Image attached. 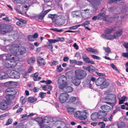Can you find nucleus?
I'll return each instance as SVG.
<instances>
[{"label": "nucleus", "instance_id": "1", "mask_svg": "<svg viewBox=\"0 0 128 128\" xmlns=\"http://www.w3.org/2000/svg\"><path fill=\"white\" fill-rule=\"evenodd\" d=\"M116 27L108 28L104 31V33L101 35L102 37L103 38L107 40H113L116 39L120 36L122 34L123 30L120 29L115 32L113 35L109 34L116 30Z\"/></svg>", "mask_w": 128, "mask_h": 128}, {"label": "nucleus", "instance_id": "2", "mask_svg": "<svg viewBox=\"0 0 128 128\" xmlns=\"http://www.w3.org/2000/svg\"><path fill=\"white\" fill-rule=\"evenodd\" d=\"M14 70H8L6 74L2 73L0 74V79H6L8 78H19L20 77V74L18 71L20 70L19 68H15Z\"/></svg>", "mask_w": 128, "mask_h": 128}, {"label": "nucleus", "instance_id": "3", "mask_svg": "<svg viewBox=\"0 0 128 128\" xmlns=\"http://www.w3.org/2000/svg\"><path fill=\"white\" fill-rule=\"evenodd\" d=\"M106 14L105 12L102 13H101L98 14L97 16H94L92 18V20H98L100 18H102L103 19L108 22H111L110 21L112 20H115L118 18V16L116 15L114 17H111L110 18L109 16L108 15L105 16Z\"/></svg>", "mask_w": 128, "mask_h": 128}, {"label": "nucleus", "instance_id": "4", "mask_svg": "<svg viewBox=\"0 0 128 128\" xmlns=\"http://www.w3.org/2000/svg\"><path fill=\"white\" fill-rule=\"evenodd\" d=\"M58 84L59 88L61 89H63L65 87L68 86L66 77L64 75L60 76L58 80Z\"/></svg>", "mask_w": 128, "mask_h": 128}, {"label": "nucleus", "instance_id": "5", "mask_svg": "<svg viewBox=\"0 0 128 128\" xmlns=\"http://www.w3.org/2000/svg\"><path fill=\"white\" fill-rule=\"evenodd\" d=\"M17 45L14 44V50H11V52L14 55H20L23 54L26 52V48L24 47L19 48Z\"/></svg>", "mask_w": 128, "mask_h": 128}, {"label": "nucleus", "instance_id": "6", "mask_svg": "<svg viewBox=\"0 0 128 128\" xmlns=\"http://www.w3.org/2000/svg\"><path fill=\"white\" fill-rule=\"evenodd\" d=\"M74 74L76 78L82 80L86 77L87 75V73L84 70L79 69L75 70Z\"/></svg>", "mask_w": 128, "mask_h": 128}, {"label": "nucleus", "instance_id": "7", "mask_svg": "<svg viewBox=\"0 0 128 128\" xmlns=\"http://www.w3.org/2000/svg\"><path fill=\"white\" fill-rule=\"evenodd\" d=\"M96 84L97 86H100L101 88H104L107 87L109 84L104 77L100 78L96 82Z\"/></svg>", "mask_w": 128, "mask_h": 128}, {"label": "nucleus", "instance_id": "8", "mask_svg": "<svg viewBox=\"0 0 128 128\" xmlns=\"http://www.w3.org/2000/svg\"><path fill=\"white\" fill-rule=\"evenodd\" d=\"M0 33L1 34H4L7 32H10L12 30V26L6 24H0Z\"/></svg>", "mask_w": 128, "mask_h": 128}, {"label": "nucleus", "instance_id": "9", "mask_svg": "<svg viewBox=\"0 0 128 128\" xmlns=\"http://www.w3.org/2000/svg\"><path fill=\"white\" fill-rule=\"evenodd\" d=\"M35 121L37 122L40 125V128H45L48 124V125L51 123L50 121L48 120L45 119L43 120L41 118H38L35 119Z\"/></svg>", "mask_w": 128, "mask_h": 128}, {"label": "nucleus", "instance_id": "10", "mask_svg": "<svg viewBox=\"0 0 128 128\" xmlns=\"http://www.w3.org/2000/svg\"><path fill=\"white\" fill-rule=\"evenodd\" d=\"M5 92L6 93L9 92L12 94H8L6 96V98L8 100H12L14 99V96L13 94H14L16 93V91L12 88L7 89L6 90Z\"/></svg>", "mask_w": 128, "mask_h": 128}, {"label": "nucleus", "instance_id": "11", "mask_svg": "<svg viewBox=\"0 0 128 128\" xmlns=\"http://www.w3.org/2000/svg\"><path fill=\"white\" fill-rule=\"evenodd\" d=\"M108 98H107L108 100L110 101V102H107V104H109L112 105H114L116 103V96L113 94L108 95Z\"/></svg>", "mask_w": 128, "mask_h": 128}, {"label": "nucleus", "instance_id": "12", "mask_svg": "<svg viewBox=\"0 0 128 128\" xmlns=\"http://www.w3.org/2000/svg\"><path fill=\"white\" fill-rule=\"evenodd\" d=\"M69 95L66 93H62L59 96V99L60 102L62 103H65L68 99Z\"/></svg>", "mask_w": 128, "mask_h": 128}, {"label": "nucleus", "instance_id": "13", "mask_svg": "<svg viewBox=\"0 0 128 128\" xmlns=\"http://www.w3.org/2000/svg\"><path fill=\"white\" fill-rule=\"evenodd\" d=\"M94 6L93 10L95 11L97 10L98 6L100 5V0H86Z\"/></svg>", "mask_w": 128, "mask_h": 128}, {"label": "nucleus", "instance_id": "14", "mask_svg": "<svg viewBox=\"0 0 128 128\" xmlns=\"http://www.w3.org/2000/svg\"><path fill=\"white\" fill-rule=\"evenodd\" d=\"M48 17L49 18H51L52 19V22H55L58 25H61V24H59L58 22V20H59V21H60L61 19V16H58L56 14H49Z\"/></svg>", "mask_w": 128, "mask_h": 128}, {"label": "nucleus", "instance_id": "15", "mask_svg": "<svg viewBox=\"0 0 128 128\" xmlns=\"http://www.w3.org/2000/svg\"><path fill=\"white\" fill-rule=\"evenodd\" d=\"M48 42H46V46L52 52H53V45L52 44L56 43L54 39H48Z\"/></svg>", "mask_w": 128, "mask_h": 128}, {"label": "nucleus", "instance_id": "16", "mask_svg": "<svg viewBox=\"0 0 128 128\" xmlns=\"http://www.w3.org/2000/svg\"><path fill=\"white\" fill-rule=\"evenodd\" d=\"M81 113L79 119L82 120H84L86 119L88 114V111L83 110L81 112Z\"/></svg>", "mask_w": 128, "mask_h": 128}, {"label": "nucleus", "instance_id": "17", "mask_svg": "<svg viewBox=\"0 0 128 128\" xmlns=\"http://www.w3.org/2000/svg\"><path fill=\"white\" fill-rule=\"evenodd\" d=\"M82 56L83 60L85 62L91 64H94V62L92 60H90L86 54H82Z\"/></svg>", "mask_w": 128, "mask_h": 128}, {"label": "nucleus", "instance_id": "18", "mask_svg": "<svg viewBox=\"0 0 128 128\" xmlns=\"http://www.w3.org/2000/svg\"><path fill=\"white\" fill-rule=\"evenodd\" d=\"M14 46V44L9 45L6 46H3L2 48V50L5 52H8L10 51L11 52V50H14L13 48Z\"/></svg>", "mask_w": 128, "mask_h": 128}, {"label": "nucleus", "instance_id": "19", "mask_svg": "<svg viewBox=\"0 0 128 128\" xmlns=\"http://www.w3.org/2000/svg\"><path fill=\"white\" fill-rule=\"evenodd\" d=\"M9 61H5L3 63L4 66L7 68H17V66L16 64L18 62H13L14 64H10L8 62Z\"/></svg>", "mask_w": 128, "mask_h": 128}, {"label": "nucleus", "instance_id": "20", "mask_svg": "<svg viewBox=\"0 0 128 128\" xmlns=\"http://www.w3.org/2000/svg\"><path fill=\"white\" fill-rule=\"evenodd\" d=\"M51 10L50 9H49L45 10L44 12H41L38 14L37 15V17L40 19L42 20L43 19L45 15Z\"/></svg>", "mask_w": 128, "mask_h": 128}, {"label": "nucleus", "instance_id": "21", "mask_svg": "<svg viewBox=\"0 0 128 128\" xmlns=\"http://www.w3.org/2000/svg\"><path fill=\"white\" fill-rule=\"evenodd\" d=\"M97 114L98 118L99 119H102L104 118L107 114L106 112L101 110H99L97 112Z\"/></svg>", "mask_w": 128, "mask_h": 128}, {"label": "nucleus", "instance_id": "22", "mask_svg": "<svg viewBox=\"0 0 128 128\" xmlns=\"http://www.w3.org/2000/svg\"><path fill=\"white\" fill-rule=\"evenodd\" d=\"M8 107V104L6 101L0 102V109L2 110H5L7 109Z\"/></svg>", "mask_w": 128, "mask_h": 128}, {"label": "nucleus", "instance_id": "23", "mask_svg": "<svg viewBox=\"0 0 128 128\" xmlns=\"http://www.w3.org/2000/svg\"><path fill=\"white\" fill-rule=\"evenodd\" d=\"M96 81V79L95 78L92 77L90 80L89 84H88V86L89 87L92 89H93L95 82Z\"/></svg>", "mask_w": 128, "mask_h": 128}, {"label": "nucleus", "instance_id": "24", "mask_svg": "<svg viewBox=\"0 0 128 128\" xmlns=\"http://www.w3.org/2000/svg\"><path fill=\"white\" fill-rule=\"evenodd\" d=\"M123 45L124 47L126 48V50L127 52L126 53L122 52V56H123L128 58V43H124Z\"/></svg>", "mask_w": 128, "mask_h": 128}, {"label": "nucleus", "instance_id": "25", "mask_svg": "<svg viewBox=\"0 0 128 128\" xmlns=\"http://www.w3.org/2000/svg\"><path fill=\"white\" fill-rule=\"evenodd\" d=\"M81 79H79L77 78H72V82L75 85L78 86L81 83Z\"/></svg>", "mask_w": 128, "mask_h": 128}, {"label": "nucleus", "instance_id": "26", "mask_svg": "<svg viewBox=\"0 0 128 128\" xmlns=\"http://www.w3.org/2000/svg\"><path fill=\"white\" fill-rule=\"evenodd\" d=\"M7 56H8V57L9 58V59H6V61H9L10 62H16L18 60H16V58H14V56L12 55V54H7Z\"/></svg>", "mask_w": 128, "mask_h": 128}, {"label": "nucleus", "instance_id": "27", "mask_svg": "<svg viewBox=\"0 0 128 128\" xmlns=\"http://www.w3.org/2000/svg\"><path fill=\"white\" fill-rule=\"evenodd\" d=\"M100 108L103 111L106 112H108L111 110L110 107L106 105L102 106L100 107Z\"/></svg>", "mask_w": 128, "mask_h": 128}, {"label": "nucleus", "instance_id": "28", "mask_svg": "<svg viewBox=\"0 0 128 128\" xmlns=\"http://www.w3.org/2000/svg\"><path fill=\"white\" fill-rule=\"evenodd\" d=\"M37 62L38 64L40 65L44 66L46 64L44 60L40 57H38L37 59Z\"/></svg>", "mask_w": 128, "mask_h": 128}, {"label": "nucleus", "instance_id": "29", "mask_svg": "<svg viewBox=\"0 0 128 128\" xmlns=\"http://www.w3.org/2000/svg\"><path fill=\"white\" fill-rule=\"evenodd\" d=\"M6 59H9L8 56H7V54H2L0 55V60H2L3 62L6 61Z\"/></svg>", "mask_w": 128, "mask_h": 128}, {"label": "nucleus", "instance_id": "30", "mask_svg": "<svg viewBox=\"0 0 128 128\" xmlns=\"http://www.w3.org/2000/svg\"><path fill=\"white\" fill-rule=\"evenodd\" d=\"M128 100V98L125 96H122L120 98V96L118 97L119 104H124V102Z\"/></svg>", "mask_w": 128, "mask_h": 128}, {"label": "nucleus", "instance_id": "31", "mask_svg": "<svg viewBox=\"0 0 128 128\" xmlns=\"http://www.w3.org/2000/svg\"><path fill=\"white\" fill-rule=\"evenodd\" d=\"M86 50L95 54H97L99 53L98 51L96 49H93L92 48H87Z\"/></svg>", "mask_w": 128, "mask_h": 128}, {"label": "nucleus", "instance_id": "32", "mask_svg": "<svg viewBox=\"0 0 128 128\" xmlns=\"http://www.w3.org/2000/svg\"><path fill=\"white\" fill-rule=\"evenodd\" d=\"M26 23V20L22 19H20L19 21L17 22L16 23V24L17 25L22 26H23L24 24Z\"/></svg>", "mask_w": 128, "mask_h": 128}, {"label": "nucleus", "instance_id": "33", "mask_svg": "<svg viewBox=\"0 0 128 128\" xmlns=\"http://www.w3.org/2000/svg\"><path fill=\"white\" fill-rule=\"evenodd\" d=\"M72 14L74 17H79L81 14L80 11L76 10L72 12Z\"/></svg>", "mask_w": 128, "mask_h": 128}, {"label": "nucleus", "instance_id": "34", "mask_svg": "<svg viewBox=\"0 0 128 128\" xmlns=\"http://www.w3.org/2000/svg\"><path fill=\"white\" fill-rule=\"evenodd\" d=\"M97 112H94L91 115V119L93 120H96L98 118Z\"/></svg>", "mask_w": 128, "mask_h": 128}, {"label": "nucleus", "instance_id": "35", "mask_svg": "<svg viewBox=\"0 0 128 128\" xmlns=\"http://www.w3.org/2000/svg\"><path fill=\"white\" fill-rule=\"evenodd\" d=\"M83 68L86 70H88L89 72L91 70H93L94 68L91 65H89L87 66H83Z\"/></svg>", "mask_w": 128, "mask_h": 128}, {"label": "nucleus", "instance_id": "36", "mask_svg": "<svg viewBox=\"0 0 128 128\" xmlns=\"http://www.w3.org/2000/svg\"><path fill=\"white\" fill-rule=\"evenodd\" d=\"M76 110V109L75 108L71 107H69L67 108V112L70 114H73Z\"/></svg>", "mask_w": 128, "mask_h": 128}, {"label": "nucleus", "instance_id": "37", "mask_svg": "<svg viewBox=\"0 0 128 128\" xmlns=\"http://www.w3.org/2000/svg\"><path fill=\"white\" fill-rule=\"evenodd\" d=\"M38 74L37 72L34 73L32 75V76L34 81H38L41 79V78L40 77H38Z\"/></svg>", "mask_w": 128, "mask_h": 128}, {"label": "nucleus", "instance_id": "38", "mask_svg": "<svg viewBox=\"0 0 128 128\" xmlns=\"http://www.w3.org/2000/svg\"><path fill=\"white\" fill-rule=\"evenodd\" d=\"M76 100V98L75 97L71 96L69 98L68 102L69 104H71L74 102Z\"/></svg>", "mask_w": 128, "mask_h": 128}, {"label": "nucleus", "instance_id": "39", "mask_svg": "<svg viewBox=\"0 0 128 128\" xmlns=\"http://www.w3.org/2000/svg\"><path fill=\"white\" fill-rule=\"evenodd\" d=\"M52 86L50 85L44 86L42 87V89L45 90H52Z\"/></svg>", "mask_w": 128, "mask_h": 128}, {"label": "nucleus", "instance_id": "40", "mask_svg": "<svg viewBox=\"0 0 128 128\" xmlns=\"http://www.w3.org/2000/svg\"><path fill=\"white\" fill-rule=\"evenodd\" d=\"M65 88H66L65 91L67 93L71 92L73 90V88L70 86H69L68 84V86H67V87H65Z\"/></svg>", "mask_w": 128, "mask_h": 128}, {"label": "nucleus", "instance_id": "41", "mask_svg": "<svg viewBox=\"0 0 128 128\" xmlns=\"http://www.w3.org/2000/svg\"><path fill=\"white\" fill-rule=\"evenodd\" d=\"M81 112L80 111H78L75 112L74 114V117L76 118L79 119Z\"/></svg>", "mask_w": 128, "mask_h": 128}, {"label": "nucleus", "instance_id": "42", "mask_svg": "<svg viewBox=\"0 0 128 128\" xmlns=\"http://www.w3.org/2000/svg\"><path fill=\"white\" fill-rule=\"evenodd\" d=\"M37 100V98L32 96L29 97L28 98V101L30 103H33Z\"/></svg>", "mask_w": 128, "mask_h": 128}, {"label": "nucleus", "instance_id": "43", "mask_svg": "<svg viewBox=\"0 0 128 128\" xmlns=\"http://www.w3.org/2000/svg\"><path fill=\"white\" fill-rule=\"evenodd\" d=\"M35 61V59L34 57L31 58H29L27 60L28 64H31L34 63Z\"/></svg>", "mask_w": 128, "mask_h": 128}, {"label": "nucleus", "instance_id": "44", "mask_svg": "<svg viewBox=\"0 0 128 128\" xmlns=\"http://www.w3.org/2000/svg\"><path fill=\"white\" fill-rule=\"evenodd\" d=\"M50 122H51V121H50ZM51 124V123L50 124H49V125H48V124H47V126H46V127H45V128H60V127L58 126L57 127V126H56V123H54L51 126L52 128H50L49 126H50V125ZM48 124H49V123H48Z\"/></svg>", "mask_w": 128, "mask_h": 128}, {"label": "nucleus", "instance_id": "45", "mask_svg": "<svg viewBox=\"0 0 128 128\" xmlns=\"http://www.w3.org/2000/svg\"><path fill=\"white\" fill-rule=\"evenodd\" d=\"M27 99L23 96H21L20 99V101L22 104H24L26 102Z\"/></svg>", "mask_w": 128, "mask_h": 128}, {"label": "nucleus", "instance_id": "46", "mask_svg": "<svg viewBox=\"0 0 128 128\" xmlns=\"http://www.w3.org/2000/svg\"><path fill=\"white\" fill-rule=\"evenodd\" d=\"M14 2L17 4H23L26 2L27 0H13Z\"/></svg>", "mask_w": 128, "mask_h": 128}, {"label": "nucleus", "instance_id": "47", "mask_svg": "<svg viewBox=\"0 0 128 128\" xmlns=\"http://www.w3.org/2000/svg\"><path fill=\"white\" fill-rule=\"evenodd\" d=\"M103 49L105 52H106V55L108 56V54L110 52V49L109 47H103Z\"/></svg>", "mask_w": 128, "mask_h": 128}, {"label": "nucleus", "instance_id": "48", "mask_svg": "<svg viewBox=\"0 0 128 128\" xmlns=\"http://www.w3.org/2000/svg\"><path fill=\"white\" fill-rule=\"evenodd\" d=\"M12 82H6L4 84V85L3 83H0V88H2L4 86H6L7 85H9Z\"/></svg>", "mask_w": 128, "mask_h": 128}, {"label": "nucleus", "instance_id": "49", "mask_svg": "<svg viewBox=\"0 0 128 128\" xmlns=\"http://www.w3.org/2000/svg\"><path fill=\"white\" fill-rule=\"evenodd\" d=\"M54 41L56 42V43L58 42L59 41H60L61 42H63L64 40V38H56V39H54Z\"/></svg>", "mask_w": 128, "mask_h": 128}, {"label": "nucleus", "instance_id": "50", "mask_svg": "<svg viewBox=\"0 0 128 128\" xmlns=\"http://www.w3.org/2000/svg\"><path fill=\"white\" fill-rule=\"evenodd\" d=\"M63 70V68H62L61 65L58 66L57 67L56 70L58 72H62Z\"/></svg>", "mask_w": 128, "mask_h": 128}, {"label": "nucleus", "instance_id": "51", "mask_svg": "<svg viewBox=\"0 0 128 128\" xmlns=\"http://www.w3.org/2000/svg\"><path fill=\"white\" fill-rule=\"evenodd\" d=\"M80 26V25L78 24L76 26H73L72 27H70L69 28V29H74L75 30L76 29V28H78Z\"/></svg>", "mask_w": 128, "mask_h": 128}, {"label": "nucleus", "instance_id": "52", "mask_svg": "<svg viewBox=\"0 0 128 128\" xmlns=\"http://www.w3.org/2000/svg\"><path fill=\"white\" fill-rule=\"evenodd\" d=\"M110 66L112 67V68L115 70L117 72L119 73V70L116 68L115 65L114 64H110Z\"/></svg>", "mask_w": 128, "mask_h": 128}, {"label": "nucleus", "instance_id": "53", "mask_svg": "<svg viewBox=\"0 0 128 128\" xmlns=\"http://www.w3.org/2000/svg\"><path fill=\"white\" fill-rule=\"evenodd\" d=\"M46 93L43 92H40L39 94V96L41 98H43L46 96Z\"/></svg>", "mask_w": 128, "mask_h": 128}, {"label": "nucleus", "instance_id": "54", "mask_svg": "<svg viewBox=\"0 0 128 128\" xmlns=\"http://www.w3.org/2000/svg\"><path fill=\"white\" fill-rule=\"evenodd\" d=\"M50 29L52 30H54L55 32H60L63 31V30L62 29H60V30L58 29L57 28H51Z\"/></svg>", "mask_w": 128, "mask_h": 128}, {"label": "nucleus", "instance_id": "55", "mask_svg": "<svg viewBox=\"0 0 128 128\" xmlns=\"http://www.w3.org/2000/svg\"><path fill=\"white\" fill-rule=\"evenodd\" d=\"M56 4L59 5L61 8H62V5L60 4V2L61 1V0H55Z\"/></svg>", "mask_w": 128, "mask_h": 128}, {"label": "nucleus", "instance_id": "56", "mask_svg": "<svg viewBox=\"0 0 128 128\" xmlns=\"http://www.w3.org/2000/svg\"><path fill=\"white\" fill-rule=\"evenodd\" d=\"M37 1L36 0H31L28 2V4L29 6H31L32 4L36 3Z\"/></svg>", "mask_w": 128, "mask_h": 128}, {"label": "nucleus", "instance_id": "57", "mask_svg": "<svg viewBox=\"0 0 128 128\" xmlns=\"http://www.w3.org/2000/svg\"><path fill=\"white\" fill-rule=\"evenodd\" d=\"M2 39L4 42V44H7L8 43H9L11 41V40H7L5 38H3Z\"/></svg>", "mask_w": 128, "mask_h": 128}, {"label": "nucleus", "instance_id": "58", "mask_svg": "<svg viewBox=\"0 0 128 128\" xmlns=\"http://www.w3.org/2000/svg\"><path fill=\"white\" fill-rule=\"evenodd\" d=\"M90 23V22L89 21L87 20L84 22L82 24H81L80 25V26H83L86 25H87L89 24Z\"/></svg>", "mask_w": 128, "mask_h": 128}, {"label": "nucleus", "instance_id": "59", "mask_svg": "<svg viewBox=\"0 0 128 128\" xmlns=\"http://www.w3.org/2000/svg\"><path fill=\"white\" fill-rule=\"evenodd\" d=\"M28 40L30 41H34V39L32 35H30L28 36Z\"/></svg>", "mask_w": 128, "mask_h": 128}, {"label": "nucleus", "instance_id": "60", "mask_svg": "<svg viewBox=\"0 0 128 128\" xmlns=\"http://www.w3.org/2000/svg\"><path fill=\"white\" fill-rule=\"evenodd\" d=\"M98 124L101 126L100 128H104L105 126V124L102 122L98 123Z\"/></svg>", "mask_w": 128, "mask_h": 128}, {"label": "nucleus", "instance_id": "61", "mask_svg": "<svg viewBox=\"0 0 128 128\" xmlns=\"http://www.w3.org/2000/svg\"><path fill=\"white\" fill-rule=\"evenodd\" d=\"M91 56L93 58L96 59L100 60L101 59V58L99 57L94 55H92Z\"/></svg>", "mask_w": 128, "mask_h": 128}, {"label": "nucleus", "instance_id": "62", "mask_svg": "<svg viewBox=\"0 0 128 128\" xmlns=\"http://www.w3.org/2000/svg\"><path fill=\"white\" fill-rule=\"evenodd\" d=\"M2 19L8 22H10L12 21V20L9 19L8 17L7 16H6V18H3Z\"/></svg>", "mask_w": 128, "mask_h": 128}, {"label": "nucleus", "instance_id": "63", "mask_svg": "<svg viewBox=\"0 0 128 128\" xmlns=\"http://www.w3.org/2000/svg\"><path fill=\"white\" fill-rule=\"evenodd\" d=\"M58 64V61H53L52 62V65L53 66L56 65Z\"/></svg>", "mask_w": 128, "mask_h": 128}, {"label": "nucleus", "instance_id": "64", "mask_svg": "<svg viewBox=\"0 0 128 128\" xmlns=\"http://www.w3.org/2000/svg\"><path fill=\"white\" fill-rule=\"evenodd\" d=\"M70 64H76V60H70Z\"/></svg>", "mask_w": 128, "mask_h": 128}]
</instances>
